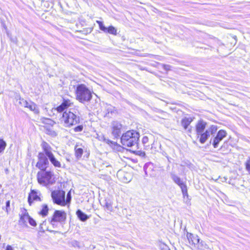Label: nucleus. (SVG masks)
<instances>
[{"label":"nucleus","instance_id":"7ed1b4c3","mask_svg":"<svg viewBox=\"0 0 250 250\" xmlns=\"http://www.w3.org/2000/svg\"><path fill=\"white\" fill-rule=\"evenodd\" d=\"M139 133L134 130H129L123 134L121 138L122 144L127 147H131L137 145Z\"/></svg>","mask_w":250,"mask_h":250},{"label":"nucleus","instance_id":"ddd939ff","mask_svg":"<svg viewBox=\"0 0 250 250\" xmlns=\"http://www.w3.org/2000/svg\"><path fill=\"white\" fill-rule=\"evenodd\" d=\"M187 237L189 243L194 248H196L200 240L198 235L188 232L187 233Z\"/></svg>","mask_w":250,"mask_h":250},{"label":"nucleus","instance_id":"4c0bfd02","mask_svg":"<svg viewBox=\"0 0 250 250\" xmlns=\"http://www.w3.org/2000/svg\"><path fill=\"white\" fill-rule=\"evenodd\" d=\"M6 250H13V249L11 246L7 245L6 248Z\"/></svg>","mask_w":250,"mask_h":250},{"label":"nucleus","instance_id":"e433bc0d","mask_svg":"<svg viewBox=\"0 0 250 250\" xmlns=\"http://www.w3.org/2000/svg\"><path fill=\"white\" fill-rule=\"evenodd\" d=\"M51 0H41L42 1V4L43 5V6H45V4L48 1H50Z\"/></svg>","mask_w":250,"mask_h":250},{"label":"nucleus","instance_id":"c756f323","mask_svg":"<svg viewBox=\"0 0 250 250\" xmlns=\"http://www.w3.org/2000/svg\"><path fill=\"white\" fill-rule=\"evenodd\" d=\"M181 189L182 192L184 197H185V196L188 197V189H187V186L186 185V186L183 187L182 188H181Z\"/></svg>","mask_w":250,"mask_h":250},{"label":"nucleus","instance_id":"dca6fc26","mask_svg":"<svg viewBox=\"0 0 250 250\" xmlns=\"http://www.w3.org/2000/svg\"><path fill=\"white\" fill-rule=\"evenodd\" d=\"M144 170L147 176H152L153 173V165L151 163H146L144 167Z\"/></svg>","mask_w":250,"mask_h":250},{"label":"nucleus","instance_id":"f8f14e48","mask_svg":"<svg viewBox=\"0 0 250 250\" xmlns=\"http://www.w3.org/2000/svg\"><path fill=\"white\" fill-rule=\"evenodd\" d=\"M96 22L99 24L100 30L104 32L108 33L114 35H116L117 34V29L113 26H109L107 28L104 25L102 21H97Z\"/></svg>","mask_w":250,"mask_h":250},{"label":"nucleus","instance_id":"6e6552de","mask_svg":"<svg viewBox=\"0 0 250 250\" xmlns=\"http://www.w3.org/2000/svg\"><path fill=\"white\" fill-rule=\"evenodd\" d=\"M66 213L63 211L55 210L51 220V224L54 226L56 222L62 223L66 219Z\"/></svg>","mask_w":250,"mask_h":250},{"label":"nucleus","instance_id":"f257e3e1","mask_svg":"<svg viewBox=\"0 0 250 250\" xmlns=\"http://www.w3.org/2000/svg\"><path fill=\"white\" fill-rule=\"evenodd\" d=\"M72 104L73 103L70 100L63 99L62 104L54 109L61 114L60 121L65 127H70L80 122V107L78 106L70 107Z\"/></svg>","mask_w":250,"mask_h":250},{"label":"nucleus","instance_id":"6ab92c4d","mask_svg":"<svg viewBox=\"0 0 250 250\" xmlns=\"http://www.w3.org/2000/svg\"><path fill=\"white\" fill-rule=\"evenodd\" d=\"M41 146L44 151V154L46 155H48L51 153H52V147L50 146L46 142L42 141Z\"/></svg>","mask_w":250,"mask_h":250},{"label":"nucleus","instance_id":"a19ab883","mask_svg":"<svg viewBox=\"0 0 250 250\" xmlns=\"http://www.w3.org/2000/svg\"><path fill=\"white\" fill-rule=\"evenodd\" d=\"M164 249H165V250H170L167 246H165V248Z\"/></svg>","mask_w":250,"mask_h":250},{"label":"nucleus","instance_id":"7c9ffc66","mask_svg":"<svg viewBox=\"0 0 250 250\" xmlns=\"http://www.w3.org/2000/svg\"><path fill=\"white\" fill-rule=\"evenodd\" d=\"M104 141L105 143L109 145L110 146H115L116 143L115 142L109 140L108 139H106L104 138Z\"/></svg>","mask_w":250,"mask_h":250},{"label":"nucleus","instance_id":"f704fd0d","mask_svg":"<svg viewBox=\"0 0 250 250\" xmlns=\"http://www.w3.org/2000/svg\"><path fill=\"white\" fill-rule=\"evenodd\" d=\"M45 6H46L47 7H52L53 6L52 0L47 1L45 4Z\"/></svg>","mask_w":250,"mask_h":250},{"label":"nucleus","instance_id":"9d476101","mask_svg":"<svg viewBox=\"0 0 250 250\" xmlns=\"http://www.w3.org/2000/svg\"><path fill=\"white\" fill-rule=\"evenodd\" d=\"M122 125L118 121H115L111 123L112 134L115 138L120 137L121 134Z\"/></svg>","mask_w":250,"mask_h":250},{"label":"nucleus","instance_id":"4be33fe9","mask_svg":"<svg viewBox=\"0 0 250 250\" xmlns=\"http://www.w3.org/2000/svg\"><path fill=\"white\" fill-rule=\"evenodd\" d=\"M83 146H82V145H79V144H76L75 146V155L77 159L80 158L83 153Z\"/></svg>","mask_w":250,"mask_h":250},{"label":"nucleus","instance_id":"37998d69","mask_svg":"<svg viewBox=\"0 0 250 250\" xmlns=\"http://www.w3.org/2000/svg\"><path fill=\"white\" fill-rule=\"evenodd\" d=\"M188 131L189 132H191V129H189Z\"/></svg>","mask_w":250,"mask_h":250},{"label":"nucleus","instance_id":"473e14b6","mask_svg":"<svg viewBox=\"0 0 250 250\" xmlns=\"http://www.w3.org/2000/svg\"><path fill=\"white\" fill-rule=\"evenodd\" d=\"M28 222L30 225L35 227L37 225L36 221L30 216L29 219L28 220Z\"/></svg>","mask_w":250,"mask_h":250},{"label":"nucleus","instance_id":"cd10ccee","mask_svg":"<svg viewBox=\"0 0 250 250\" xmlns=\"http://www.w3.org/2000/svg\"><path fill=\"white\" fill-rule=\"evenodd\" d=\"M246 170L247 172L250 170V157H249L245 162Z\"/></svg>","mask_w":250,"mask_h":250},{"label":"nucleus","instance_id":"0eeeda50","mask_svg":"<svg viewBox=\"0 0 250 250\" xmlns=\"http://www.w3.org/2000/svg\"><path fill=\"white\" fill-rule=\"evenodd\" d=\"M217 130V126L212 125L208 128L204 132L201 133L199 135L200 139L199 141L201 144H204L209 137L210 134L215 133Z\"/></svg>","mask_w":250,"mask_h":250},{"label":"nucleus","instance_id":"ea45409f","mask_svg":"<svg viewBox=\"0 0 250 250\" xmlns=\"http://www.w3.org/2000/svg\"><path fill=\"white\" fill-rule=\"evenodd\" d=\"M10 201H7L6 203V208L7 209L8 208L10 207Z\"/></svg>","mask_w":250,"mask_h":250},{"label":"nucleus","instance_id":"c9c22d12","mask_svg":"<svg viewBox=\"0 0 250 250\" xmlns=\"http://www.w3.org/2000/svg\"><path fill=\"white\" fill-rule=\"evenodd\" d=\"M123 180L124 181V182L128 183L129 181H130L131 179H127L126 178V177L125 176L124 177V179H123Z\"/></svg>","mask_w":250,"mask_h":250},{"label":"nucleus","instance_id":"393cba45","mask_svg":"<svg viewBox=\"0 0 250 250\" xmlns=\"http://www.w3.org/2000/svg\"><path fill=\"white\" fill-rule=\"evenodd\" d=\"M76 214L78 216V217L79 218V219L83 221V222H84L86 220H87V219L89 218L88 216L86 214H85L84 213H83L82 210H81L80 209H78L77 212H76Z\"/></svg>","mask_w":250,"mask_h":250},{"label":"nucleus","instance_id":"bb28decb","mask_svg":"<svg viewBox=\"0 0 250 250\" xmlns=\"http://www.w3.org/2000/svg\"><path fill=\"white\" fill-rule=\"evenodd\" d=\"M6 146V144L5 141L2 139H0V153L3 151Z\"/></svg>","mask_w":250,"mask_h":250},{"label":"nucleus","instance_id":"9b49d317","mask_svg":"<svg viewBox=\"0 0 250 250\" xmlns=\"http://www.w3.org/2000/svg\"><path fill=\"white\" fill-rule=\"evenodd\" d=\"M227 132L224 130H220L213 140L212 145L214 148H217L218 146V144L220 141H221L226 136Z\"/></svg>","mask_w":250,"mask_h":250},{"label":"nucleus","instance_id":"f3484780","mask_svg":"<svg viewBox=\"0 0 250 250\" xmlns=\"http://www.w3.org/2000/svg\"><path fill=\"white\" fill-rule=\"evenodd\" d=\"M48 160L49 159L51 163L56 167H61V163L55 158L53 153H51L47 155Z\"/></svg>","mask_w":250,"mask_h":250},{"label":"nucleus","instance_id":"72a5a7b5","mask_svg":"<svg viewBox=\"0 0 250 250\" xmlns=\"http://www.w3.org/2000/svg\"><path fill=\"white\" fill-rule=\"evenodd\" d=\"M71 195H70V193L69 192L67 194L66 199L65 200L66 204L70 203V202L71 201Z\"/></svg>","mask_w":250,"mask_h":250},{"label":"nucleus","instance_id":"423d86ee","mask_svg":"<svg viewBox=\"0 0 250 250\" xmlns=\"http://www.w3.org/2000/svg\"><path fill=\"white\" fill-rule=\"evenodd\" d=\"M38 161L36 167L41 170L45 171L49 164L47 155L43 152H40L38 155Z\"/></svg>","mask_w":250,"mask_h":250},{"label":"nucleus","instance_id":"a211bd4d","mask_svg":"<svg viewBox=\"0 0 250 250\" xmlns=\"http://www.w3.org/2000/svg\"><path fill=\"white\" fill-rule=\"evenodd\" d=\"M170 177L172 180L175 183L177 184L180 188H182L183 187L186 186V185L182 181L181 179L176 175V174L171 173L170 174Z\"/></svg>","mask_w":250,"mask_h":250},{"label":"nucleus","instance_id":"c03bdc74","mask_svg":"<svg viewBox=\"0 0 250 250\" xmlns=\"http://www.w3.org/2000/svg\"><path fill=\"white\" fill-rule=\"evenodd\" d=\"M249 173V174L250 175V170L248 172Z\"/></svg>","mask_w":250,"mask_h":250},{"label":"nucleus","instance_id":"58836bf2","mask_svg":"<svg viewBox=\"0 0 250 250\" xmlns=\"http://www.w3.org/2000/svg\"><path fill=\"white\" fill-rule=\"evenodd\" d=\"M43 223H42V224H41L40 226V231L42 232H44V230L42 229V225H43Z\"/></svg>","mask_w":250,"mask_h":250},{"label":"nucleus","instance_id":"2f4dec72","mask_svg":"<svg viewBox=\"0 0 250 250\" xmlns=\"http://www.w3.org/2000/svg\"><path fill=\"white\" fill-rule=\"evenodd\" d=\"M83 127L82 125H79L77 126H76L74 128V130L75 132H81L83 130Z\"/></svg>","mask_w":250,"mask_h":250},{"label":"nucleus","instance_id":"5701e85b","mask_svg":"<svg viewBox=\"0 0 250 250\" xmlns=\"http://www.w3.org/2000/svg\"><path fill=\"white\" fill-rule=\"evenodd\" d=\"M195 249L199 250H208L210 249L208 246L204 241L200 240Z\"/></svg>","mask_w":250,"mask_h":250},{"label":"nucleus","instance_id":"39448f33","mask_svg":"<svg viewBox=\"0 0 250 250\" xmlns=\"http://www.w3.org/2000/svg\"><path fill=\"white\" fill-rule=\"evenodd\" d=\"M52 176V174L51 171L41 170L37 173L38 181L40 184L44 185L49 184L51 183Z\"/></svg>","mask_w":250,"mask_h":250},{"label":"nucleus","instance_id":"1a4fd4ad","mask_svg":"<svg viewBox=\"0 0 250 250\" xmlns=\"http://www.w3.org/2000/svg\"><path fill=\"white\" fill-rule=\"evenodd\" d=\"M19 104L23 107L28 108L31 111H33L36 114L39 113V110L37 105L31 101H27L23 99H20Z\"/></svg>","mask_w":250,"mask_h":250},{"label":"nucleus","instance_id":"c85d7f7f","mask_svg":"<svg viewBox=\"0 0 250 250\" xmlns=\"http://www.w3.org/2000/svg\"><path fill=\"white\" fill-rule=\"evenodd\" d=\"M142 142L145 146H149V144L148 143V138L147 136H144L142 138Z\"/></svg>","mask_w":250,"mask_h":250},{"label":"nucleus","instance_id":"412c9836","mask_svg":"<svg viewBox=\"0 0 250 250\" xmlns=\"http://www.w3.org/2000/svg\"><path fill=\"white\" fill-rule=\"evenodd\" d=\"M29 218L30 216L28 213H24L21 215L19 220L20 225L27 226V223L28 222Z\"/></svg>","mask_w":250,"mask_h":250},{"label":"nucleus","instance_id":"2eb2a0df","mask_svg":"<svg viewBox=\"0 0 250 250\" xmlns=\"http://www.w3.org/2000/svg\"><path fill=\"white\" fill-rule=\"evenodd\" d=\"M41 198L38 195V192L35 190H31L28 197V202L30 205H31L33 201H40Z\"/></svg>","mask_w":250,"mask_h":250},{"label":"nucleus","instance_id":"4468645a","mask_svg":"<svg viewBox=\"0 0 250 250\" xmlns=\"http://www.w3.org/2000/svg\"><path fill=\"white\" fill-rule=\"evenodd\" d=\"M206 125L207 123L202 120H199L198 122L196 125V132L198 137H199V135L201 133L205 132Z\"/></svg>","mask_w":250,"mask_h":250},{"label":"nucleus","instance_id":"a878e982","mask_svg":"<svg viewBox=\"0 0 250 250\" xmlns=\"http://www.w3.org/2000/svg\"><path fill=\"white\" fill-rule=\"evenodd\" d=\"M48 211V208L47 205H43L42 206V209L40 211V214L42 216H45L47 215Z\"/></svg>","mask_w":250,"mask_h":250},{"label":"nucleus","instance_id":"aec40b11","mask_svg":"<svg viewBox=\"0 0 250 250\" xmlns=\"http://www.w3.org/2000/svg\"><path fill=\"white\" fill-rule=\"evenodd\" d=\"M103 206L105 208L110 211L111 212L113 210V208L112 207V203L111 201L109 198H106L103 202Z\"/></svg>","mask_w":250,"mask_h":250},{"label":"nucleus","instance_id":"b1692460","mask_svg":"<svg viewBox=\"0 0 250 250\" xmlns=\"http://www.w3.org/2000/svg\"><path fill=\"white\" fill-rule=\"evenodd\" d=\"M193 121V119L191 117H185L182 119L181 121V124L184 129H186L188 128V126Z\"/></svg>","mask_w":250,"mask_h":250},{"label":"nucleus","instance_id":"f03ea898","mask_svg":"<svg viewBox=\"0 0 250 250\" xmlns=\"http://www.w3.org/2000/svg\"><path fill=\"white\" fill-rule=\"evenodd\" d=\"M75 95L76 99L82 103L89 102L92 97L91 92L84 84H78L77 86Z\"/></svg>","mask_w":250,"mask_h":250},{"label":"nucleus","instance_id":"79ce46f5","mask_svg":"<svg viewBox=\"0 0 250 250\" xmlns=\"http://www.w3.org/2000/svg\"><path fill=\"white\" fill-rule=\"evenodd\" d=\"M52 136H56V134H51Z\"/></svg>","mask_w":250,"mask_h":250},{"label":"nucleus","instance_id":"20e7f679","mask_svg":"<svg viewBox=\"0 0 250 250\" xmlns=\"http://www.w3.org/2000/svg\"><path fill=\"white\" fill-rule=\"evenodd\" d=\"M65 193L63 190H54L51 192V197L54 203L64 206L66 205Z\"/></svg>","mask_w":250,"mask_h":250}]
</instances>
